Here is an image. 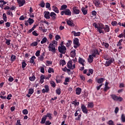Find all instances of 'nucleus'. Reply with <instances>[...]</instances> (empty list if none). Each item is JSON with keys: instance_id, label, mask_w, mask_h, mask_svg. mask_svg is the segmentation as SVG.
Masks as SVG:
<instances>
[{"instance_id": "f257e3e1", "label": "nucleus", "mask_w": 125, "mask_h": 125, "mask_svg": "<svg viewBox=\"0 0 125 125\" xmlns=\"http://www.w3.org/2000/svg\"><path fill=\"white\" fill-rule=\"evenodd\" d=\"M93 26L97 29L100 34L104 33V30H103V29H104V25L102 24V23H100L98 25L96 23H93Z\"/></svg>"}, {"instance_id": "f03ea898", "label": "nucleus", "mask_w": 125, "mask_h": 125, "mask_svg": "<svg viewBox=\"0 0 125 125\" xmlns=\"http://www.w3.org/2000/svg\"><path fill=\"white\" fill-rule=\"evenodd\" d=\"M56 46L54 45H53L51 43L49 44L48 46V50L50 52H52L53 53H55L56 52Z\"/></svg>"}, {"instance_id": "7ed1b4c3", "label": "nucleus", "mask_w": 125, "mask_h": 125, "mask_svg": "<svg viewBox=\"0 0 125 125\" xmlns=\"http://www.w3.org/2000/svg\"><path fill=\"white\" fill-rule=\"evenodd\" d=\"M58 50L59 52L61 53L65 54V53H66V50H67V48H66V47L64 45H62L61 46L58 47Z\"/></svg>"}, {"instance_id": "20e7f679", "label": "nucleus", "mask_w": 125, "mask_h": 125, "mask_svg": "<svg viewBox=\"0 0 125 125\" xmlns=\"http://www.w3.org/2000/svg\"><path fill=\"white\" fill-rule=\"evenodd\" d=\"M110 96L114 101H119L120 102H121V101H123V98L121 97H118L117 95L114 94L111 95Z\"/></svg>"}, {"instance_id": "39448f33", "label": "nucleus", "mask_w": 125, "mask_h": 125, "mask_svg": "<svg viewBox=\"0 0 125 125\" xmlns=\"http://www.w3.org/2000/svg\"><path fill=\"white\" fill-rule=\"evenodd\" d=\"M49 86L48 85H45L44 86V88L42 89V93H48L49 92Z\"/></svg>"}, {"instance_id": "423d86ee", "label": "nucleus", "mask_w": 125, "mask_h": 125, "mask_svg": "<svg viewBox=\"0 0 125 125\" xmlns=\"http://www.w3.org/2000/svg\"><path fill=\"white\" fill-rule=\"evenodd\" d=\"M17 1L20 7H21V6H23V5H24V4L26 3L25 0H17Z\"/></svg>"}, {"instance_id": "0eeeda50", "label": "nucleus", "mask_w": 125, "mask_h": 125, "mask_svg": "<svg viewBox=\"0 0 125 125\" xmlns=\"http://www.w3.org/2000/svg\"><path fill=\"white\" fill-rule=\"evenodd\" d=\"M81 109L84 114H87L88 113V110L86 108V106L84 104H81Z\"/></svg>"}, {"instance_id": "6e6552de", "label": "nucleus", "mask_w": 125, "mask_h": 125, "mask_svg": "<svg viewBox=\"0 0 125 125\" xmlns=\"http://www.w3.org/2000/svg\"><path fill=\"white\" fill-rule=\"evenodd\" d=\"M92 55L93 56V57H96V55H99V52H98V50L96 49H93L92 51Z\"/></svg>"}, {"instance_id": "1a4fd4ad", "label": "nucleus", "mask_w": 125, "mask_h": 125, "mask_svg": "<svg viewBox=\"0 0 125 125\" xmlns=\"http://www.w3.org/2000/svg\"><path fill=\"white\" fill-rule=\"evenodd\" d=\"M44 17L46 19H50V13L48 11L44 12Z\"/></svg>"}, {"instance_id": "9d476101", "label": "nucleus", "mask_w": 125, "mask_h": 125, "mask_svg": "<svg viewBox=\"0 0 125 125\" xmlns=\"http://www.w3.org/2000/svg\"><path fill=\"white\" fill-rule=\"evenodd\" d=\"M113 59H110V60H106L105 63V67H108L111 65V63H113Z\"/></svg>"}, {"instance_id": "9b49d317", "label": "nucleus", "mask_w": 125, "mask_h": 125, "mask_svg": "<svg viewBox=\"0 0 125 125\" xmlns=\"http://www.w3.org/2000/svg\"><path fill=\"white\" fill-rule=\"evenodd\" d=\"M72 15V12L69 9H66L64 10V15H67V16H71Z\"/></svg>"}, {"instance_id": "f8f14e48", "label": "nucleus", "mask_w": 125, "mask_h": 125, "mask_svg": "<svg viewBox=\"0 0 125 125\" xmlns=\"http://www.w3.org/2000/svg\"><path fill=\"white\" fill-rule=\"evenodd\" d=\"M73 10L74 14H80V10L78 9V7L76 6L73 7Z\"/></svg>"}, {"instance_id": "ddd939ff", "label": "nucleus", "mask_w": 125, "mask_h": 125, "mask_svg": "<svg viewBox=\"0 0 125 125\" xmlns=\"http://www.w3.org/2000/svg\"><path fill=\"white\" fill-rule=\"evenodd\" d=\"M50 17L52 20H55L56 19V14L53 12H51Z\"/></svg>"}, {"instance_id": "4468645a", "label": "nucleus", "mask_w": 125, "mask_h": 125, "mask_svg": "<svg viewBox=\"0 0 125 125\" xmlns=\"http://www.w3.org/2000/svg\"><path fill=\"white\" fill-rule=\"evenodd\" d=\"M104 30L105 33H109L110 32V27L108 25H105L104 26Z\"/></svg>"}, {"instance_id": "2eb2a0df", "label": "nucleus", "mask_w": 125, "mask_h": 125, "mask_svg": "<svg viewBox=\"0 0 125 125\" xmlns=\"http://www.w3.org/2000/svg\"><path fill=\"white\" fill-rule=\"evenodd\" d=\"M66 22L67 25H68L69 26H71V27H74V24L73 21H71V20H67L66 21Z\"/></svg>"}, {"instance_id": "dca6fc26", "label": "nucleus", "mask_w": 125, "mask_h": 125, "mask_svg": "<svg viewBox=\"0 0 125 125\" xmlns=\"http://www.w3.org/2000/svg\"><path fill=\"white\" fill-rule=\"evenodd\" d=\"M52 9L53 11H54V12H55L56 13H59V9L57 6L55 5L52 6Z\"/></svg>"}, {"instance_id": "f3484780", "label": "nucleus", "mask_w": 125, "mask_h": 125, "mask_svg": "<svg viewBox=\"0 0 125 125\" xmlns=\"http://www.w3.org/2000/svg\"><path fill=\"white\" fill-rule=\"evenodd\" d=\"M93 56L92 55H90L88 57V58L87 59L88 62L89 63H92L93 62Z\"/></svg>"}, {"instance_id": "a211bd4d", "label": "nucleus", "mask_w": 125, "mask_h": 125, "mask_svg": "<svg viewBox=\"0 0 125 125\" xmlns=\"http://www.w3.org/2000/svg\"><path fill=\"white\" fill-rule=\"evenodd\" d=\"M73 43L75 45H80V43L79 42V39L75 38L73 40Z\"/></svg>"}, {"instance_id": "6ab92c4d", "label": "nucleus", "mask_w": 125, "mask_h": 125, "mask_svg": "<svg viewBox=\"0 0 125 125\" xmlns=\"http://www.w3.org/2000/svg\"><path fill=\"white\" fill-rule=\"evenodd\" d=\"M81 10L84 15H86L87 14V9L83 7L82 8Z\"/></svg>"}, {"instance_id": "aec40b11", "label": "nucleus", "mask_w": 125, "mask_h": 125, "mask_svg": "<svg viewBox=\"0 0 125 125\" xmlns=\"http://www.w3.org/2000/svg\"><path fill=\"white\" fill-rule=\"evenodd\" d=\"M76 93L77 95H80L82 93V89L80 87H78L75 90Z\"/></svg>"}, {"instance_id": "412c9836", "label": "nucleus", "mask_w": 125, "mask_h": 125, "mask_svg": "<svg viewBox=\"0 0 125 125\" xmlns=\"http://www.w3.org/2000/svg\"><path fill=\"white\" fill-rule=\"evenodd\" d=\"M46 118H48L49 120H52V114L50 113H47L46 115H44Z\"/></svg>"}, {"instance_id": "4be33fe9", "label": "nucleus", "mask_w": 125, "mask_h": 125, "mask_svg": "<svg viewBox=\"0 0 125 125\" xmlns=\"http://www.w3.org/2000/svg\"><path fill=\"white\" fill-rule=\"evenodd\" d=\"M93 3H94L96 7H99V5H100V1L98 0H94L93 1Z\"/></svg>"}, {"instance_id": "5701e85b", "label": "nucleus", "mask_w": 125, "mask_h": 125, "mask_svg": "<svg viewBox=\"0 0 125 125\" xmlns=\"http://www.w3.org/2000/svg\"><path fill=\"white\" fill-rule=\"evenodd\" d=\"M46 116L43 115L41 121V124H42V125H43V124H45V122H46Z\"/></svg>"}, {"instance_id": "b1692460", "label": "nucleus", "mask_w": 125, "mask_h": 125, "mask_svg": "<svg viewBox=\"0 0 125 125\" xmlns=\"http://www.w3.org/2000/svg\"><path fill=\"white\" fill-rule=\"evenodd\" d=\"M84 62L85 61L83 58L81 57L79 58V63H80V64H81V65H83V66L84 65V64H83V63H84Z\"/></svg>"}, {"instance_id": "393cba45", "label": "nucleus", "mask_w": 125, "mask_h": 125, "mask_svg": "<svg viewBox=\"0 0 125 125\" xmlns=\"http://www.w3.org/2000/svg\"><path fill=\"white\" fill-rule=\"evenodd\" d=\"M72 34H73L74 37H79V36H81V32H76V31H73L72 32Z\"/></svg>"}, {"instance_id": "a878e982", "label": "nucleus", "mask_w": 125, "mask_h": 125, "mask_svg": "<svg viewBox=\"0 0 125 125\" xmlns=\"http://www.w3.org/2000/svg\"><path fill=\"white\" fill-rule=\"evenodd\" d=\"M70 56L74 58L76 56V50L74 49L70 52Z\"/></svg>"}, {"instance_id": "bb28decb", "label": "nucleus", "mask_w": 125, "mask_h": 125, "mask_svg": "<svg viewBox=\"0 0 125 125\" xmlns=\"http://www.w3.org/2000/svg\"><path fill=\"white\" fill-rule=\"evenodd\" d=\"M105 81V78H101L97 80L98 83H102Z\"/></svg>"}, {"instance_id": "cd10ccee", "label": "nucleus", "mask_w": 125, "mask_h": 125, "mask_svg": "<svg viewBox=\"0 0 125 125\" xmlns=\"http://www.w3.org/2000/svg\"><path fill=\"white\" fill-rule=\"evenodd\" d=\"M27 22L29 24V25H31L35 22V21L33 19H31V18H29L28 20H27Z\"/></svg>"}, {"instance_id": "c85d7f7f", "label": "nucleus", "mask_w": 125, "mask_h": 125, "mask_svg": "<svg viewBox=\"0 0 125 125\" xmlns=\"http://www.w3.org/2000/svg\"><path fill=\"white\" fill-rule=\"evenodd\" d=\"M39 6L41 7H42V8H43V7H44V6H45V3H44V1L42 0L41 1L40 3L39 4Z\"/></svg>"}, {"instance_id": "c756f323", "label": "nucleus", "mask_w": 125, "mask_h": 125, "mask_svg": "<svg viewBox=\"0 0 125 125\" xmlns=\"http://www.w3.org/2000/svg\"><path fill=\"white\" fill-rule=\"evenodd\" d=\"M35 59H36V57L35 56H33L29 61L30 63H31V64H34Z\"/></svg>"}, {"instance_id": "7c9ffc66", "label": "nucleus", "mask_w": 125, "mask_h": 125, "mask_svg": "<svg viewBox=\"0 0 125 125\" xmlns=\"http://www.w3.org/2000/svg\"><path fill=\"white\" fill-rule=\"evenodd\" d=\"M68 7L67 5H62L61 6L60 10H66V8Z\"/></svg>"}, {"instance_id": "2f4dec72", "label": "nucleus", "mask_w": 125, "mask_h": 125, "mask_svg": "<svg viewBox=\"0 0 125 125\" xmlns=\"http://www.w3.org/2000/svg\"><path fill=\"white\" fill-rule=\"evenodd\" d=\"M44 57V53H42V55H41L40 57H39L38 59L40 60V61H43Z\"/></svg>"}, {"instance_id": "473e14b6", "label": "nucleus", "mask_w": 125, "mask_h": 125, "mask_svg": "<svg viewBox=\"0 0 125 125\" xmlns=\"http://www.w3.org/2000/svg\"><path fill=\"white\" fill-rule=\"evenodd\" d=\"M60 65H62V66H64V65H66V62L64 60H61L60 61Z\"/></svg>"}, {"instance_id": "72a5a7b5", "label": "nucleus", "mask_w": 125, "mask_h": 125, "mask_svg": "<svg viewBox=\"0 0 125 125\" xmlns=\"http://www.w3.org/2000/svg\"><path fill=\"white\" fill-rule=\"evenodd\" d=\"M93 72H94L93 69H89L88 70V73L86 74L87 76H90V74L91 75H92V74H93Z\"/></svg>"}, {"instance_id": "f704fd0d", "label": "nucleus", "mask_w": 125, "mask_h": 125, "mask_svg": "<svg viewBox=\"0 0 125 125\" xmlns=\"http://www.w3.org/2000/svg\"><path fill=\"white\" fill-rule=\"evenodd\" d=\"M45 7L49 9V10H51V7H50V3L49 2H46L45 3Z\"/></svg>"}, {"instance_id": "c9c22d12", "label": "nucleus", "mask_w": 125, "mask_h": 125, "mask_svg": "<svg viewBox=\"0 0 125 125\" xmlns=\"http://www.w3.org/2000/svg\"><path fill=\"white\" fill-rule=\"evenodd\" d=\"M16 60V56L14 55H12L11 56V61L12 62H14Z\"/></svg>"}, {"instance_id": "e433bc0d", "label": "nucleus", "mask_w": 125, "mask_h": 125, "mask_svg": "<svg viewBox=\"0 0 125 125\" xmlns=\"http://www.w3.org/2000/svg\"><path fill=\"white\" fill-rule=\"evenodd\" d=\"M72 61H69L68 62L67 64V67L68 68V69H71L72 68Z\"/></svg>"}, {"instance_id": "4c0bfd02", "label": "nucleus", "mask_w": 125, "mask_h": 125, "mask_svg": "<svg viewBox=\"0 0 125 125\" xmlns=\"http://www.w3.org/2000/svg\"><path fill=\"white\" fill-rule=\"evenodd\" d=\"M47 42V39L46 38L44 37L42 39V41H41V43L42 44H43V43H45V42Z\"/></svg>"}, {"instance_id": "58836bf2", "label": "nucleus", "mask_w": 125, "mask_h": 125, "mask_svg": "<svg viewBox=\"0 0 125 125\" xmlns=\"http://www.w3.org/2000/svg\"><path fill=\"white\" fill-rule=\"evenodd\" d=\"M56 94H58V95H60V94H61V89L60 88H58L56 90Z\"/></svg>"}, {"instance_id": "ea45409f", "label": "nucleus", "mask_w": 125, "mask_h": 125, "mask_svg": "<svg viewBox=\"0 0 125 125\" xmlns=\"http://www.w3.org/2000/svg\"><path fill=\"white\" fill-rule=\"evenodd\" d=\"M71 44H72V41L68 40L67 42L66 43V47H69Z\"/></svg>"}, {"instance_id": "a19ab883", "label": "nucleus", "mask_w": 125, "mask_h": 125, "mask_svg": "<svg viewBox=\"0 0 125 125\" xmlns=\"http://www.w3.org/2000/svg\"><path fill=\"white\" fill-rule=\"evenodd\" d=\"M21 64H22V68L23 69H24V68H25V67L27 66V63H26V61H25V60L22 61Z\"/></svg>"}, {"instance_id": "79ce46f5", "label": "nucleus", "mask_w": 125, "mask_h": 125, "mask_svg": "<svg viewBox=\"0 0 125 125\" xmlns=\"http://www.w3.org/2000/svg\"><path fill=\"white\" fill-rule=\"evenodd\" d=\"M72 104L73 105H75V106H78V105H79V104H80V103L77 102V100H75V101L72 102Z\"/></svg>"}, {"instance_id": "37998d69", "label": "nucleus", "mask_w": 125, "mask_h": 125, "mask_svg": "<svg viewBox=\"0 0 125 125\" xmlns=\"http://www.w3.org/2000/svg\"><path fill=\"white\" fill-rule=\"evenodd\" d=\"M110 89V87H109L108 86V83H106L105 84V87H104V91L106 92V91H107V90H108V89Z\"/></svg>"}, {"instance_id": "c03bdc74", "label": "nucleus", "mask_w": 125, "mask_h": 125, "mask_svg": "<svg viewBox=\"0 0 125 125\" xmlns=\"http://www.w3.org/2000/svg\"><path fill=\"white\" fill-rule=\"evenodd\" d=\"M51 44H52L53 45H55V46H57V44L58 43V42H57V41H55V40H53Z\"/></svg>"}, {"instance_id": "a18cd8bd", "label": "nucleus", "mask_w": 125, "mask_h": 125, "mask_svg": "<svg viewBox=\"0 0 125 125\" xmlns=\"http://www.w3.org/2000/svg\"><path fill=\"white\" fill-rule=\"evenodd\" d=\"M34 93V88H30L28 90V94H30V95H32Z\"/></svg>"}, {"instance_id": "49530a36", "label": "nucleus", "mask_w": 125, "mask_h": 125, "mask_svg": "<svg viewBox=\"0 0 125 125\" xmlns=\"http://www.w3.org/2000/svg\"><path fill=\"white\" fill-rule=\"evenodd\" d=\"M3 19L5 22H6L7 21V17H6V15L5 13H3L2 15Z\"/></svg>"}, {"instance_id": "de8ad7c7", "label": "nucleus", "mask_w": 125, "mask_h": 125, "mask_svg": "<svg viewBox=\"0 0 125 125\" xmlns=\"http://www.w3.org/2000/svg\"><path fill=\"white\" fill-rule=\"evenodd\" d=\"M121 121L122 123H125V114H122L121 116Z\"/></svg>"}, {"instance_id": "09e8293b", "label": "nucleus", "mask_w": 125, "mask_h": 125, "mask_svg": "<svg viewBox=\"0 0 125 125\" xmlns=\"http://www.w3.org/2000/svg\"><path fill=\"white\" fill-rule=\"evenodd\" d=\"M38 45V42H34L30 44V46H37Z\"/></svg>"}, {"instance_id": "8fccbe9b", "label": "nucleus", "mask_w": 125, "mask_h": 125, "mask_svg": "<svg viewBox=\"0 0 125 125\" xmlns=\"http://www.w3.org/2000/svg\"><path fill=\"white\" fill-rule=\"evenodd\" d=\"M93 103H90L87 104L88 108H93Z\"/></svg>"}, {"instance_id": "3c124183", "label": "nucleus", "mask_w": 125, "mask_h": 125, "mask_svg": "<svg viewBox=\"0 0 125 125\" xmlns=\"http://www.w3.org/2000/svg\"><path fill=\"white\" fill-rule=\"evenodd\" d=\"M122 42H123V39L119 40L117 44V46H121L122 45Z\"/></svg>"}, {"instance_id": "603ef678", "label": "nucleus", "mask_w": 125, "mask_h": 125, "mask_svg": "<svg viewBox=\"0 0 125 125\" xmlns=\"http://www.w3.org/2000/svg\"><path fill=\"white\" fill-rule=\"evenodd\" d=\"M50 83L51 86H52V87H55V86H56V85L55 84V83L53 81H50Z\"/></svg>"}, {"instance_id": "864d4df0", "label": "nucleus", "mask_w": 125, "mask_h": 125, "mask_svg": "<svg viewBox=\"0 0 125 125\" xmlns=\"http://www.w3.org/2000/svg\"><path fill=\"white\" fill-rule=\"evenodd\" d=\"M111 25L112 26H118V22L116 21H113L111 22Z\"/></svg>"}, {"instance_id": "5fc2aeb1", "label": "nucleus", "mask_w": 125, "mask_h": 125, "mask_svg": "<svg viewBox=\"0 0 125 125\" xmlns=\"http://www.w3.org/2000/svg\"><path fill=\"white\" fill-rule=\"evenodd\" d=\"M40 72L42 73V74H44V67L42 66H41L40 67Z\"/></svg>"}, {"instance_id": "6e6d98bb", "label": "nucleus", "mask_w": 125, "mask_h": 125, "mask_svg": "<svg viewBox=\"0 0 125 125\" xmlns=\"http://www.w3.org/2000/svg\"><path fill=\"white\" fill-rule=\"evenodd\" d=\"M28 110L27 109H23L22 110V114L23 115H28Z\"/></svg>"}, {"instance_id": "4d7b16f0", "label": "nucleus", "mask_w": 125, "mask_h": 125, "mask_svg": "<svg viewBox=\"0 0 125 125\" xmlns=\"http://www.w3.org/2000/svg\"><path fill=\"white\" fill-rule=\"evenodd\" d=\"M10 42H11V40L6 39V42H5L6 44H7V45H9V44H10Z\"/></svg>"}, {"instance_id": "13d9d810", "label": "nucleus", "mask_w": 125, "mask_h": 125, "mask_svg": "<svg viewBox=\"0 0 125 125\" xmlns=\"http://www.w3.org/2000/svg\"><path fill=\"white\" fill-rule=\"evenodd\" d=\"M32 35L33 36H35V37H38V36H39V34H38V33H37V31H36V30L32 32Z\"/></svg>"}, {"instance_id": "bf43d9fd", "label": "nucleus", "mask_w": 125, "mask_h": 125, "mask_svg": "<svg viewBox=\"0 0 125 125\" xmlns=\"http://www.w3.org/2000/svg\"><path fill=\"white\" fill-rule=\"evenodd\" d=\"M103 44L104 46V47H105V48H109V43H108L107 42H103Z\"/></svg>"}, {"instance_id": "052dcab7", "label": "nucleus", "mask_w": 125, "mask_h": 125, "mask_svg": "<svg viewBox=\"0 0 125 125\" xmlns=\"http://www.w3.org/2000/svg\"><path fill=\"white\" fill-rule=\"evenodd\" d=\"M29 80L31 82H34V81H35V80H36V77H35V76L31 77L29 78Z\"/></svg>"}, {"instance_id": "680f3d73", "label": "nucleus", "mask_w": 125, "mask_h": 125, "mask_svg": "<svg viewBox=\"0 0 125 125\" xmlns=\"http://www.w3.org/2000/svg\"><path fill=\"white\" fill-rule=\"evenodd\" d=\"M60 39H61V37H60V35H56V36H55L56 41H59V40H60Z\"/></svg>"}, {"instance_id": "e2e57ef3", "label": "nucleus", "mask_w": 125, "mask_h": 125, "mask_svg": "<svg viewBox=\"0 0 125 125\" xmlns=\"http://www.w3.org/2000/svg\"><path fill=\"white\" fill-rule=\"evenodd\" d=\"M48 72L49 74H50V73H54V71L53 70V68H50L48 70Z\"/></svg>"}, {"instance_id": "0e129e2a", "label": "nucleus", "mask_w": 125, "mask_h": 125, "mask_svg": "<svg viewBox=\"0 0 125 125\" xmlns=\"http://www.w3.org/2000/svg\"><path fill=\"white\" fill-rule=\"evenodd\" d=\"M107 124L109 125H115V124H114V122H113V121H112V120L109 121L107 123Z\"/></svg>"}, {"instance_id": "69168bd1", "label": "nucleus", "mask_w": 125, "mask_h": 125, "mask_svg": "<svg viewBox=\"0 0 125 125\" xmlns=\"http://www.w3.org/2000/svg\"><path fill=\"white\" fill-rule=\"evenodd\" d=\"M11 24V23L9 22H7L5 23V26L7 28H9V27H10V25Z\"/></svg>"}, {"instance_id": "338daca9", "label": "nucleus", "mask_w": 125, "mask_h": 125, "mask_svg": "<svg viewBox=\"0 0 125 125\" xmlns=\"http://www.w3.org/2000/svg\"><path fill=\"white\" fill-rule=\"evenodd\" d=\"M26 16L24 17L23 15L21 16L19 18L20 20L23 21L25 20Z\"/></svg>"}, {"instance_id": "774afa93", "label": "nucleus", "mask_w": 125, "mask_h": 125, "mask_svg": "<svg viewBox=\"0 0 125 125\" xmlns=\"http://www.w3.org/2000/svg\"><path fill=\"white\" fill-rule=\"evenodd\" d=\"M45 125H51V122H50L49 121L47 120L45 123Z\"/></svg>"}]
</instances>
